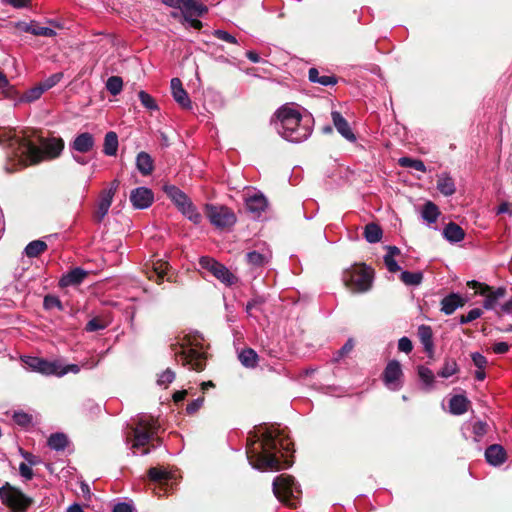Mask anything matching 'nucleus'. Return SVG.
I'll list each match as a JSON object with an SVG mask.
<instances>
[{"mask_svg": "<svg viewBox=\"0 0 512 512\" xmlns=\"http://www.w3.org/2000/svg\"><path fill=\"white\" fill-rule=\"evenodd\" d=\"M23 136H17L13 129L0 127V144L9 147L17 146V150L25 148L21 153L25 155L30 165H36L44 160L58 158L64 149V140L61 137L46 138L38 136L39 146L31 140L34 130H23Z\"/></svg>", "mask_w": 512, "mask_h": 512, "instance_id": "nucleus-1", "label": "nucleus"}, {"mask_svg": "<svg viewBox=\"0 0 512 512\" xmlns=\"http://www.w3.org/2000/svg\"><path fill=\"white\" fill-rule=\"evenodd\" d=\"M293 442L278 429L266 428L261 435L260 452L255 453L256 467L279 471L293 465Z\"/></svg>", "mask_w": 512, "mask_h": 512, "instance_id": "nucleus-2", "label": "nucleus"}, {"mask_svg": "<svg viewBox=\"0 0 512 512\" xmlns=\"http://www.w3.org/2000/svg\"><path fill=\"white\" fill-rule=\"evenodd\" d=\"M275 120L280 123V127L277 128L278 133L287 141L300 143L312 133V129L308 125L301 124V113L287 105L277 109L271 122Z\"/></svg>", "mask_w": 512, "mask_h": 512, "instance_id": "nucleus-3", "label": "nucleus"}, {"mask_svg": "<svg viewBox=\"0 0 512 512\" xmlns=\"http://www.w3.org/2000/svg\"><path fill=\"white\" fill-rule=\"evenodd\" d=\"M374 269L366 264H355L344 270L342 281L352 293H365L372 288Z\"/></svg>", "mask_w": 512, "mask_h": 512, "instance_id": "nucleus-4", "label": "nucleus"}, {"mask_svg": "<svg viewBox=\"0 0 512 512\" xmlns=\"http://www.w3.org/2000/svg\"><path fill=\"white\" fill-rule=\"evenodd\" d=\"M273 493L287 507L297 508L302 491L293 476L281 474L273 481Z\"/></svg>", "mask_w": 512, "mask_h": 512, "instance_id": "nucleus-5", "label": "nucleus"}, {"mask_svg": "<svg viewBox=\"0 0 512 512\" xmlns=\"http://www.w3.org/2000/svg\"><path fill=\"white\" fill-rule=\"evenodd\" d=\"M0 500L10 512H27L34 503L33 498L27 496L9 482H5L0 487Z\"/></svg>", "mask_w": 512, "mask_h": 512, "instance_id": "nucleus-6", "label": "nucleus"}, {"mask_svg": "<svg viewBox=\"0 0 512 512\" xmlns=\"http://www.w3.org/2000/svg\"><path fill=\"white\" fill-rule=\"evenodd\" d=\"M204 213L210 223L217 229H230L237 222V217L233 210L224 205L205 204Z\"/></svg>", "mask_w": 512, "mask_h": 512, "instance_id": "nucleus-7", "label": "nucleus"}, {"mask_svg": "<svg viewBox=\"0 0 512 512\" xmlns=\"http://www.w3.org/2000/svg\"><path fill=\"white\" fill-rule=\"evenodd\" d=\"M170 348L174 351L177 361L181 362L183 366H187L189 369L197 372L204 370L206 366L204 353L193 348L185 349L183 345L178 343L171 344Z\"/></svg>", "mask_w": 512, "mask_h": 512, "instance_id": "nucleus-8", "label": "nucleus"}, {"mask_svg": "<svg viewBox=\"0 0 512 512\" xmlns=\"http://www.w3.org/2000/svg\"><path fill=\"white\" fill-rule=\"evenodd\" d=\"M199 265L202 269L210 272L215 278L226 286H232L238 282V277L234 275L225 265L212 257L203 256L199 259Z\"/></svg>", "mask_w": 512, "mask_h": 512, "instance_id": "nucleus-9", "label": "nucleus"}, {"mask_svg": "<svg viewBox=\"0 0 512 512\" xmlns=\"http://www.w3.org/2000/svg\"><path fill=\"white\" fill-rule=\"evenodd\" d=\"M467 286L475 289L477 294L485 297L483 301V307L486 310L495 309L498 301L502 299L507 293V289L505 287H498L495 289L486 283H481L476 280L468 281Z\"/></svg>", "mask_w": 512, "mask_h": 512, "instance_id": "nucleus-10", "label": "nucleus"}, {"mask_svg": "<svg viewBox=\"0 0 512 512\" xmlns=\"http://www.w3.org/2000/svg\"><path fill=\"white\" fill-rule=\"evenodd\" d=\"M156 428L153 418H140L133 429L134 443L132 447L138 448L147 445L156 433Z\"/></svg>", "mask_w": 512, "mask_h": 512, "instance_id": "nucleus-11", "label": "nucleus"}, {"mask_svg": "<svg viewBox=\"0 0 512 512\" xmlns=\"http://www.w3.org/2000/svg\"><path fill=\"white\" fill-rule=\"evenodd\" d=\"M26 364L33 370L44 375L62 376L67 373V369H61L57 362L47 361L39 357H29Z\"/></svg>", "mask_w": 512, "mask_h": 512, "instance_id": "nucleus-12", "label": "nucleus"}, {"mask_svg": "<svg viewBox=\"0 0 512 512\" xmlns=\"http://www.w3.org/2000/svg\"><path fill=\"white\" fill-rule=\"evenodd\" d=\"M402 376L403 371L401 364L397 360L389 361L382 373V379L385 385L393 390L399 389L401 387L399 381Z\"/></svg>", "mask_w": 512, "mask_h": 512, "instance_id": "nucleus-13", "label": "nucleus"}, {"mask_svg": "<svg viewBox=\"0 0 512 512\" xmlns=\"http://www.w3.org/2000/svg\"><path fill=\"white\" fill-rule=\"evenodd\" d=\"M130 202L135 209H146L154 202V193L147 187H137L130 193Z\"/></svg>", "mask_w": 512, "mask_h": 512, "instance_id": "nucleus-14", "label": "nucleus"}, {"mask_svg": "<svg viewBox=\"0 0 512 512\" xmlns=\"http://www.w3.org/2000/svg\"><path fill=\"white\" fill-rule=\"evenodd\" d=\"M89 275V272L81 267H75L63 274L59 280L61 288L80 285Z\"/></svg>", "mask_w": 512, "mask_h": 512, "instance_id": "nucleus-15", "label": "nucleus"}, {"mask_svg": "<svg viewBox=\"0 0 512 512\" xmlns=\"http://www.w3.org/2000/svg\"><path fill=\"white\" fill-rule=\"evenodd\" d=\"M171 92L174 100L185 110L192 108V102L188 93L183 88V84L179 78L171 79Z\"/></svg>", "mask_w": 512, "mask_h": 512, "instance_id": "nucleus-16", "label": "nucleus"}, {"mask_svg": "<svg viewBox=\"0 0 512 512\" xmlns=\"http://www.w3.org/2000/svg\"><path fill=\"white\" fill-rule=\"evenodd\" d=\"M15 27L23 32L31 33L35 36L54 37L56 36L55 30L48 27H41L36 21L30 23L19 21L15 23Z\"/></svg>", "mask_w": 512, "mask_h": 512, "instance_id": "nucleus-17", "label": "nucleus"}, {"mask_svg": "<svg viewBox=\"0 0 512 512\" xmlns=\"http://www.w3.org/2000/svg\"><path fill=\"white\" fill-rule=\"evenodd\" d=\"M466 299L457 293H450L441 300V311L445 315H451L457 308L466 304Z\"/></svg>", "mask_w": 512, "mask_h": 512, "instance_id": "nucleus-18", "label": "nucleus"}, {"mask_svg": "<svg viewBox=\"0 0 512 512\" xmlns=\"http://www.w3.org/2000/svg\"><path fill=\"white\" fill-rule=\"evenodd\" d=\"M332 120L337 131L348 141L354 142L356 141V136L353 133L349 123L347 120L341 115L338 111L332 112Z\"/></svg>", "mask_w": 512, "mask_h": 512, "instance_id": "nucleus-19", "label": "nucleus"}, {"mask_svg": "<svg viewBox=\"0 0 512 512\" xmlns=\"http://www.w3.org/2000/svg\"><path fill=\"white\" fill-rule=\"evenodd\" d=\"M95 145L94 137L89 132H83L77 135L71 143V148L80 153H88Z\"/></svg>", "mask_w": 512, "mask_h": 512, "instance_id": "nucleus-20", "label": "nucleus"}, {"mask_svg": "<svg viewBox=\"0 0 512 512\" xmlns=\"http://www.w3.org/2000/svg\"><path fill=\"white\" fill-rule=\"evenodd\" d=\"M418 337L422 345L424 346V350L427 353L429 358L434 356V343H433V331L432 328L428 325H420L418 327Z\"/></svg>", "mask_w": 512, "mask_h": 512, "instance_id": "nucleus-21", "label": "nucleus"}, {"mask_svg": "<svg viewBox=\"0 0 512 512\" xmlns=\"http://www.w3.org/2000/svg\"><path fill=\"white\" fill-rule=\"evenodd\" d=\"M485 458L489 464L499 466L506 461V451L501 445L492 444L487 447L485 451Z\"/></svg>", "mask_w": 512, "mask_h": 512, "instance_id": "nucleus-22", "label": "nucleus"}, {"mask_svg": "<svg viewBox=\"0 0 512 512\" xmlns=\"http://www.w3.org/2000/svg\"><path fill=\"white\" fill-rule=\"evenodd\" d=\"M180 10H182L184 16L201 17L208 12L207 6L197 0H181Z\"/></svg>", "mask_w": 512, "mask_h": 512, "instance_id": "nucleus-23", "label": "nucleus"}, {"mask_svg": "<svg viewBox=\"0 0 512 512\" xmlns=\"http://www.w3.org/2000/svg\"><path fill=\"white\" fill-rule=\"evenodd\" d=\"M147 475L150 481L157 483L159 485V488L166 491V486L168 485V482L172 478L171 474L158 467H151L147 471Z\"/></svg>", "mask_w": 512, "mask_h": 512, "instance_id": "nucleus-24", "label": "nucleus"}, {"mask_svg": "<svg viewBox=\"0 0 512 512\" xmlns=\"http://www.w3.org/2000/svg\"><path fill=\"white\" fill-rule=\"evenodd\" d=\"M268 206V201L266 197L261 194L257 193L253 196H250L246 199V208L251 213H254L255 215L259 216L262 212L266 210Z\"/></svg>", "mask_w": 512, "mask_h": 512, "instance_id": "nucleus-25", "label": "nucleus"}, {"mask_svg": "<svg viewBox=\"0 0 512 512\" xmlns=\"http://www.w3.org/2000/svg\"><path fill=\"white\" fill-rule=\"evenodd\" d=\"M136 167L143 176L151 175L154 171V160L144 151H141L136 156Z\"/></svg>", "mask_w": 512, "mask_h": 512, "instance_id": "nucleus-26", "label": "nucleus"}, {"mask_svg": "<svg viewBox=\"0 0 512 512\" xmlns=\"http://www.w3.org/2000/svg\"><path fill=\"white\" fill-rule=\"evenodd\" d=\"M113 199H111V196L109 194L104 195L100 193V199L97 204V207L93 213V220L96 223H101L105 216L107 215L109 208L112 204Z\"/></svg>", "mask_w": 512, "mask_h": 512, "instance_id": "nucleus-27", "label": "nucleus"}, {"mask_svg": "<svg viewBox=\"0 0 512 512\" xmlns=\"http://www.w3.org/2000/svg\"><path fill=\"white\" fill-rule=\"evenodd\" d=\"M443 236L449 242L456 243L464 239L465 232L458 224L449 222L443 229Z\"/></svg>", "mask_w": 512, "mask_h": 512, "instance_id": "nucleus-28", "label": "nucleus"}, {"mask_svg": "<svg viewBox=\"0 0 512 512\" xmlns=\"http://www.w3.org/2000/svg\"><path fill=\"white\" fill-rule=\"evenodd\" d=\"M308 79L312 83H318L323 86H331L335 85L338 82V79L334 75H323L320 76L319 70L317 68H310L308 71Z\"/></svg>", "mask_w": 512, "mask_h": 512, "instance_id": "nucleus-29", "label": "nucleus"}, {"mask_svg": "<svg viewBox=\"0 0 512 512\" xmlns=\"http://www.w3.org/2000/svg\"><path fill=\"white\" fill-rule=\"evenodd\" d=\"M240 363L246 368H255L258 365L259 356L252 348H244L238 354Z\"/></svg>", "mask_w": 512, "mask_h": 512, "instance_id": "nucleus-30", "label": "nucleus"}, {"mask_svg": "<svg viewBox=\"0 0 512 512\" xmlns=\"http://www.w3.org/2000/svg\"><path fill=\"white\" fill-rule=\"evenodd\" d=\"M469 404V400L464 395H454L449 401V409L454 415H462L467 412Z\"/></svg>", "mask_w": 512, "mask_h": 512, "instance_id": "nucleus-31", "label": "nucleus"}, {"mask_svg": "<svg viewBox=\"0 0 512 512\" xmlns=\"http://www.w3.org/2000/svg\"><path fill=\"white\" fill-rule=\"evenodd\" d=\"M163 190L177 208L183 206L184 202L189 199V197L175 185H165Z\"/></svg>", "mask_w": 512, "mask_h": 512, "instance_id": "nucleus-32", "label": "nucleus"}, {"mask_svg": "<svg viewBox=\"0 0 512 512\" xmlns=\"http://www.w3.org/2000/svg\"><path fill=\"white\" fill-rule=\"evenodd\" d=\"M437 189L444 196H451L456 192L455 183L452 177L442 174L437 180Z\"/></svg>", "mask_w": 512, "mask_h": 512, "instance_id": "nucleus-33", "label": "nucleus"}, {"mask_svg": "<svg viewBox=\"0 0 512 512\" xmlns=\"http://www.w3.org/2000/svg\"><path fill=\"white\" fill-rule=\"evenodd\" d=\"M178 209L194 224H199L202 221V215L197 211L196 206L193 204L190 198L184 202L183 206H180Z\"/></svg>", "mask_w": 512, "mask_h": 512, "instance_id": "nucleus-34", "label": "nucleus"}, {"mask_svg": "<svg viewBox=\"0 0 512 512\" xmlns=\"http://www.w3.org/2000/svg\"><path fill=\"white\" fill-rule=\"evenodd\" d=\"M118 150V136L116 132L109 131L104 137L103 153L107 156H115Z\"/></svg>", "mask_w": 512, "mask_h": 512, "instance_id": "nucleus-35", "label": "nucleus"}, {"mask_svg": "<svg viewBox=\"0 0 512 512\" xmlns=\"http://www.w3.org/2000/svg\"><path fill=\"white\" fill-rule=\"evenodd\" d=\"M364 237L369 243H377L381 240L383 231L380 225L376 223H368L364 227Z\"/></svg>", "mask_w": 512, "mask_h": 512, "instance_id": "nucleus-36", "label": "nucleus"}, {"mask_svg": "<svg viewBox=\"0 0 512 512\" xmlns=\"http://www.w3.org/2000/svg\"><path fill=\"white\" fill-rule=\"evenodd\" d=\"M421 214L422 218L429 224H431L437 221L440 215V210L435 203H433L432 201H427L423 205Z\"/></svg>", "mask_w": 512, "mask_h": 512, "instance_id": "nucleus-37", "label": "nucleus"}, {"mask_svg": "<svg viewBox=\"0 0 512 512\" xmlns=\"http://www.w3.org/2000/svg\"><path fill=\"white\" fill-rule=\"evenodd\" d=\"M48 249V246L46 242L42 240H34L31 241L26 247H25V254L29 258H35L43 254Z\"/></svg>", "mask_w": 512, "mask_h": 512, "instance_id": "nucleus-38", "label": "nucleus"}, {"mask_svg": "<svg viewBox=\"0 0 512 512\" xmlns=\"http://www.w3.org/2000/svg\"><path fill=\"white\" fill-rule=\"evenodd\" d=\"M48 446L56 451H63L68 445V438L64 433H53L48 438Z\"/></svg>", "mask_w": 512, "mask_h": 512, "instance_id": "nucleus-39", "label": "nucleus"}, {"mask_svg": "<svg viewBox=\"0 0 512 512\" xmlns=\"http://www.w3.org/2000/svg\"><path fill=\"white\" fill-rule=\"evenodd\" d=\"M459 372V366L455 359L445 358L442 368L438 371V376L449 378Z\"/></svg>", "mask_w": 512, "mask_h": 512, "instance_id": "nucleus-40", "label": "nucleus"}, {"mask_svg": "<svg viewBox=\"0 0 512 512\" xmlns=\"http://www.w3.org/2000/svg\"><path fill=\"white\" fill-rule=\"evenodd\" d=\"M400 280L405 284L409 286H416L421 284L423 280V273L418 272H410V271H403L400 275Z\"/></svg>", "mask_w": 512, "mask_h": 512, "instance_id": "nucleus-41", "label": "nucleus"}, {"mask_svg": "<svg viewBox=\"0 0 512 512\" xmlns=\"http://www.w3.org/2000/svg\"><path fill=\"white\" fill-rule=\"evenodd\" d=\"M398 163L401 167L413 168L420 172L426 171V166H425L424 162L420 159H413L410 157H401L398 160Z\"/></svg>", "mask_w": 512, "mask_h": 512, "instance_id": "nucleus-42", "label": "nucleus"}, {"mask_svg": "<svg viewBox=\"0 0 512 512\" xmlns=\"http://www.w3.org/2000/svg\"><path fill=\"white\" fill-rule=\"evenodd\" d=\"M246 261L254 268L263 267L268 262L266 256L257 251L248 252L246 254Z\"/></svg>", "mask_w": 512, "mask_h": 512, "instance_id": "nucleus-43", "label": "nucleus"}, {"mask_svg": "<svg viewBox=\"0 0 512 512\" xmlns=\"http://www.w3.org/2000/svg\"><path fill=\"white\" fill-rule=\"evenodd\" d=\"M45 92L41 83L27 90L20 98L23 102H33L41 97Z\"/></svg>", "mask_w": 512, "mask_h": 512, "instance_id": "nucleus-44", "label": "nucleus"}, {"mask_svg": "<svg viewBox=\"0 0 512 512\" xmlns=\"http://www.w3.org/2000/svg\"><path fill=\"white\" fill-rule=\"evenodd\" d=\"M123 88V80L119 76H111L106 82V89L114 96L118 95Z\"/></svg>", "mask_w": 512, "mask_h": 512, "instance_id": "nucleus-45", "label": "nucleus"}, {"mask_svg": "<svg viewBox=\"0 0 512 512\" xmlns=\"http://www.w3.org/2000/svg\"><path fill=\"white\" fill-rule=\"evenodd\" d=\"M43 307L45 310H52L54 308L58 309L59 311L64 310L63 304L59 297L51 294H48L44 297Z\"/></svg>", "mask_w": 512, "mask_h": 512, "instance_id": "nucleus-46", "label": "nucleus"}, {"mask_svg": "<svg viewBox=\"0 0 512 512\" xmlns=\"http://www.w3.org/2000/svg\"><path fill=\"white\" fill-rule=\"evenodd\" d=\"M419 378L429 387L434 384L435 376L431 369L426 366L420 365L417 368Z\"/></svg>", "mask_w": 512, "mask_h": 512, "instance_id": "nucleus-47", "label": "nucleus"}, {"mask_svg": "<svg viewBox=\"0 0 512 512\" xmlns=\"http://www.w3.org/2000/svg\"><path fill=\"white\" fill-rule=\"evenodd\" d=\"M138 97H139V100H140L141 104L145 108H147L149 110H159V107H158L155 99L150 94H148L147 92L141 90L138 93Z\"/></svg>", "mask_w": 512, "mask_h": 512, "instance_id": "nucleus-48", "label": "nucleus"}, {"mask_svg": "<svg viewBox=\"0 0 512 512\" xmlns=\"http://www.w3.org/2000/svg\"><path fill=\"white\" fill-rule=\"evenodd\" d=\"M32 419V415L25 413L23 411L15 412L13 415L14 422L21 427H27L31 425Z\"/></svg>", "mask_w": 512, "mask_h": 512, "instance_id": "nucleus-49", "label": "nucleus"}, {"mask_svg": "<svg viewBox=\"0 0 512 512\" xmlns=\"http://www.w3.org/2000/svg\"><path fill=\"white\" fill-rule=\"evenodd\" d=\"M175 379V373L170 368H167L163 371L157 379V384L160 386L167 387L170 383H172Z\"/></svg>", "mask_w": 512, "mask_h": 512, "instance_id": "nucleus-50", "label": "nucleus"}, {"mask_svg": "<svg viewBox=\"0 0 512 512\" xmlns=\"http://www.w3.org/2000/svg\"><path fill=\"white\" fill-rule=\"evenodd\" d=\"M107 324L99 317H95L88 321L85 326L87 332H95L106 328Z\"/></svg>", "mask_w": 512, "mask_h": 512, "instance_id": "nucleus-51", "label": "nucleus"}, {"mask_svg": "<svg viewBox=\"0 0 512 512\" xmlns=\"http://www.w3.org/2000/svg\"><path fill=\"white\" fill-rule=\"evenodd\" d=\"M482 314H483V312L480 308H474V309L470 310L466 315H461L459 317V322H460V324H466V323L472 322V321L478 319L479 317H481Z\"/></svg>", "mask_w": 512, "mask_h": 512, "instance_id": "nucleus-52", "label": "nucleus"}, {"mask_svg": "<svg viewBox=\"0 0 512 512\" xmlns=\"http://www.w3.org/2000/svg\"><path fill=\"white\" fill-rule=\"evenodd\" d=\"M63 78L62 72H57L49 76L46 80L41 82V85L43 86L44 90L47 91L54 87L56 84H58L61 79Z\"/></svg>", "mask_w": 512, "mask_h": 512, "instance_id": "nucleus-53", "label": "nucleus"}, {"mask_svg": "<svg viewBox=\"0 0 512 512\" xmlns=\"http://www.w3.org/2000/svg\"><path fill=\"white\" fill-rule=\"evenodd\" d=\"M168 267L169 265L167 262H158L154 265V272L157 276L156 282L158 284H160L163 281L164 276L167 273Z\"/></svg>", "mask_w": 512, "mask_h": 512, "instance_id": "nucleus-54", "label": "nucleus"}, {"mask_svg": "<svg viewBox=\"0 0 512 512\" xmlns=\"http://www.w3.org/2000/svg\"><path fill=\"white\" fill-rule=\"evenodd\" d=\"M355 343L353 338H349L341 349L337 351V356L334 358L335 361H339L340 358L348 355L354 349Z\"/></svg>", "mask_w": 512, "mask_h": 512, "instance_id": "nucleus-55", "label": "nucleus"}, {"mask_svg": "<svg viewBox=\"0 0 512 512\" xmlns=\"http://www.w3.org/2000/svg\"><path fill=\"white\" fill-rule=\"evenodd\" d=\"M204 400H205L204 396H201V397H198L197 399L191 401L186 406V413L188 415L195 414L203 406Z\"/></svg>", "mask_w": 512, "mask_h": 512, "instance_id": "nucleus-56", "label": "nucleus"}, {"mask_svg": "<svg viewBox=\"0 0 512 512\" xmlns=\"http://www.w3.org/2000/svg\"><path fill=\"white\" fill-rule=\"evenodd\" d=\"M20 455L27 461L28 465L30 466H36L41 463V459L38 456H35L34 454L25 451L23 448H19Z\"/></svg>", "mask_w": 512, "mask_h": 512, "instance_id": "nucleus-57", "label": "nucleus"}, {"mask_svg": "<svg viewBox=\"0 0 512 512\" xmlns=\"http://www.w3.org/2000/svg\"><path fill=\"white\" fill-rule=\"evenodd\" d=\"M471 359L473 361V364L478 369H485V367L488 364L487 358L484 355H482L481 353H479V352H473L471 354Z\"/></svg>", "mask_w": 512, "mask_h": 512, "instance_id": "nucleus-58", "label": "nucleus"}, {"mask_svg": "<svg viewBox=\"0 0 512 512\" xmlns=\"http://www.w3.org/2000/svg\"><path fill=\"white\" fill-rule=\"evenodd\" d=\"M213 35L219 40H222V41H225V42H228L231 44L237 43V39L233 35L228 33L227 31L218 29L213 32Z\"/></svg>", "mask_w": 512, "mask_h": 512, "instance_id": "nucleus-59", "label": "nucleus"}, {"mask_svg": "<svg viewBox=\"0 0 512 512\" xmlns=\"http://www.w3.org/2000/svg\"><path fill=\"white\" fill-rule=\"evenodd\" d=\"M413 349L412 341L408 337H402L398 341V350L406 354L410 353Z\"/></svg>", "mask_w": 512, "mask_h": 512, "instance_id": "nucleus-60", "label": "nucleus"}, {"mask_svg": "<svg viewBox=\"0 0 512 512\" xmlns=\"http://www.w3.org/2000/svg\"><path fill=\"white\" fill-rule=\"evenodd\" d=\"M488 424L483 421H477L473 425V433L477 437H482L487 433Z\"/></svg>", "mask_w": 512, "mask_h": 512, "instance_id": "nucleus-61", "label": "nucleus"}, {"mask_svg": "<svg viewBox=\"0 0 512 512\" xmlns=\"http://www.w3.org/2000/svg\"><path fill=\"white\" fill-rule=\"evenodd\" d=\"M384 263L388 269L389 272L391 273H396L398 271H400V266L398 265V263L395 261L394 258H392L390 255H385L384 256Z\"/></svg>", "mask_w": 512, "mask_h": 512, "instance_id": "nucleus-62", "label": "nucleus"}, {"mask_svg": "<svg viewBox=\"0 0 512 512\" xmlns=\"http://www.w3.org/2000/svg\"><path fill=\"white\" fill-rule=\"evenodd\" d=\"M19 473L26 480H31L34 476L33 470L31 469L30 465L26 464L25 462L20 463Z\"/></svg>", "mask_w": 512, "mask_h": 512, "instance_id": "nucleus-63", "label": "nucleus"}, {"mask_svg": "<svg viewBox=\"0 0 512 512\" xmlns=\"http://www.w3.org/2000/svg\"><path fill=\"white\" fill-rule=\"evenodd\" d=\"M112 512H133V508L126 502H120L113 507Z\"/></svg>", "mask_w": 512, "mask_h": 512, "instance_id": "nucleus-64", "label": "nucleus"}]
</instances>
